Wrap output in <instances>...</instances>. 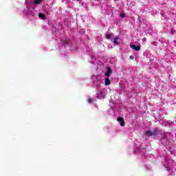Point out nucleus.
I'll return each instance as SVG.
<instances>
[{
  "label": "nucleus",
  "mask_w": 176,
  "mask_h": 176,
  "mask_svg": "<svg viewBox=\"0 0 176 176\" xmlns=\"http://www.w3.org/2000/svg\"><path fill=\"white\" fill-rule=\"evenodd\" d=\"M111 74H112V69L109 67H107V71L105 73V76H107V78H109L111 76Z\"/></svg>",
  "instance_id": "f03ea898"
},
{
  "label": "nucleus",
  "mask_w": 176,
  "mask_h": 176,
  "mask_svg": "<svg viewBox=\"0 0 176 176\" xmlns=\"http://www.w3.org/2000/svg\"><path fill=\"white\" fill-rule=\"evenodd\" d=\"M118 122H120V124L122 127L124 126V119L122 117H118L117 119Z\"/></svg>",
  "instance_id": "7ed1b4c3"
},
{
  "label": "nucleus",
  "mask_w": 176,
  "mask_h": 176,
  "mask_svg": "<svg viewBox=\"0 0 176 176\" xmlns=\"http://www.w3.org/2000/svg\"><path fill=\"white\" fill-rule=\"evenodd\" d=\"M118 41H119V36H116L114 38V40L113 41V43H114V45H120V42H119Z\"/></svg>",
  "instance_id": "423d86ee"
},
{
  "label": "nucleus",
  "mask_w": 176,
  "mask_h": 176,
  "mask_svg": "<svg viewBox=\"0 0 176 176\" xmlns=\"http://www.w3.org/2000/svg\"><path fill=\"white\" fill-rule=\"evenodd\" d=\"M129 58H130V60H134V56H131L129 57Z\"/></svg>",
  "instance_id": "2eb2a0df"
},
{
  "label": "nucleus",
  "mask_w": 176,
  "mask_h": 176,
  "mask_svg": "<svg viewBox=\"0 0 176 176\" xmlns=\"http://www.w3.org/2000/svg\"><path fill=\"white\" fill-rule=\"evenodd\" d=\"M42 2V0H34V5H39Z\"/></svg>",
  "instance_id": "f8f14e48"
},
{
  "label": "nucleus",
  "mask_w": 176,
  "mask_h": 176,
  "mask_svg": "<svg viewBox=\"0 0 176 176\" xmlns=\"http://www.w3.org/2000/svg\"><path fill=\"white\" fill-rule=\"evenodd\" d=\"M120 17H121L122 19H124V17H126V14L124 13H121L120 14Z\"/></svg>",
  "instance_id": "ddd939ff"
},
{
  "label": "nucleus",
  "mask_w": 176,
  "mask_h": 176,
  "mask_svg": "<svg viewBox=\"0 0 176 176\" xmlns=\"http://www.w3.org/2000/svg\"><path fill=\"white\" fill-rule=\"evenodd\" d=\"M38 17H40V19H41L42 20H45V19H46V15L43 13H39Z\"/></svg>",
  "instance_id": "1a4fd4ad"
},
{
  "label": "nucleus",
  "mask_w": 176,
  "mask_h": 176,
  "mask_svg": "<svg viewBox=\"0 0 176 176\" xmlns=\"http://www.w3.org/2000/svg\"><path fill=\"white\" fill-rule=\"evenodd\" d=\"M153 45H155L156 46V45H157V43L153 42Z\"/></svg>",
  "instance_id": "dca6fc26"
},
{
  "label": "nucleus",
  "mask_w": 176,
  "mask_h": 176,
  "mask_svg": "<svg viewBox=\"0 0 176 176\" xmlns=\"http://www.w3.org/2000/svg\"><path fill=\"white\" fill-rule=\"evenodd\" d=\"M159 130L155 128L154 129L153 131H151V135H153V137H154L155 135H156V134H157Z\"/></svg>",
  "instance_id": "0eeeda50"
},
{
  "label": "nucleus",
  "mask_w": 176,
  "mask_h": 176,
  "mask_svg": "<svg viewBox=\"0 0 176 176\" xmlns=\"http://www.w3.org/2000/svg\"><path fill=\"white\" fill-rule=\"evenodd\" d=\"M145 135H146L147 137H153V135H152V131H147L145 133Z\"/></svg>",
  "instance_id": "9d476101"
},
{
  "label": "nucleus",
  "mask_w": 176,
  "mask_h": 176,
  "mask_svg": "<svg viewBox=\"0 0 176 176\" xmlns=\"http://www.w3.org/2000/svg\"><path fill=\"white\" fill-rule=\"evenodd\" d=\"M77 1H80V0H77Z\"/></svg>",
  "instance_id": "6ab92c4d"
},
{
  "label": "nucleus",
  "mask_w": 176,
  "mask_h": 176,
  "mask_svg": "<svg viewBox=\"0 0 176 176\" xmlns=\"http://www.w3.org/2000/svg\"><path fill=\"white\" fill-rule=\"evenodd\" d=\"M144 41V42H145V39L144 40H143Z\"/></svg>",
  "instance_id": "f3484780"
},
{
  "label": "nucleus",
  "mask_w": 176,
  "mask_h": 176,
  "mask_svg": "<svg viewBox=\"0 0 176 176\" xmlns=\"http://www.w3.org/2000/svg\"><path fill=\"white\" fill-rule=\"evenodd\" d=\"M87 102H89V104H93V102H94V100L92 98H89L87 99Z\"/></svg>",
  "instance_id": "9b49d317"
},
{
  "label": "nucleus",
  "mask_w": 176,
  "mask_h": 176,
  "mask_svg": "<svg viewBox=\"0 0 176 176\" xmlns=\"http://www.w3.org/2000/svg\"><path fill=\"white\" fill-rule=\"evenodd\" d=\"M104 83L106 86H109V85H111V80H109V77L106 78Z\"/></svg>",
  "instance_id": "6e6552de"
},
{
  "label": "nucleus",
  "mask_w": 176,
  "mask_h": 176,
  "mask_svg": "<svg viewBox=\"0 0 176 176\" xmlns=\"http://www.w3.org/2000/svg\"><path fill=\"white\" fill-rule=\"evenodd\" d=\"M107 39H111V34H106Z\"/></svg>",
  "instance_id": "4468645a"
},
{
  "label": "nucleus",
  "mask_w": 176,
  "mask_h": 176,
  "mask_svg": "<svg viewBox=\"0 0 176 176\" xmlns=\"http://www.w3.org/2000/svg\"><path fill=\"white\" fill-rule=\"evenodd\" d=\"M166 141H167V135H162V137L161 138V144L164 145V143Z\"/></svg>",
  "instance_id": "39448f33"
},
{
  "label": "nucleus",
  "mask_w": 176,
  "mask_h": 176,
  "mask_svg": "<svg viewBox=\"0 0 176 176\" xmlns=\"http://www.w3.org/2000/svg\"><path fill=\"white\" fill-rule=\"evenodd\" d=\"M60 41L63 43L64 46H67L69 43V38H65L63 40L60 39Z\"/></svg>",
  "instance_id": "20e7f679"
},
{
  "label": "nucleus",
  "mask_w": 176,
  "mask_h": 176,
  "mask_svg": "<svg viewBox=\"0 0 176 176\" xmlns=\"http://www.w3.org/2000/svg\"><path fill=\"white\" fill-rule=\"evenodd\" d=\"M144 41V42H145V39L144 40H143Z\"/></svg>",
  "instance_id": "a211bd4d"
},
{
  "label": "nucleus",
  "mask_w": 176,
  "mask_h": 176,
  "mask_svg": "<svg viewBox=\"0 0 176 176\" xmlns=\"http://www.w3.org/2000/svg\"><path fill=\"white\" fill-rule=\"evenodd\" d=\"M130 47L133 49V50H135V52H140V50H141V45H135L133 44L130 45Z\"/></svg>",
  "instance_id": "f257e3e1"
}]
</instances>
